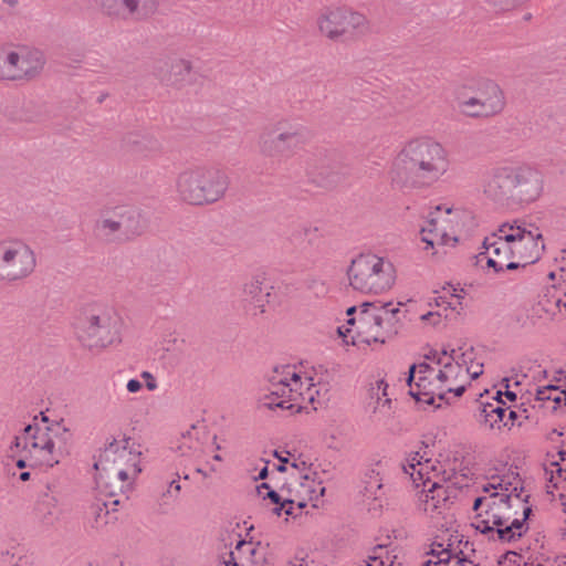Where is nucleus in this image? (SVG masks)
<instances>
[{"mask_svg":"<svg viewBox=\"0 0 566 566\" xmlns=\"http://www.w3.org/2000/svg\"><path fill=\"white\" fill-rule=\"evenodd\" d=\"M286 454L277 455L281 462L279 470L287 474L285 482L279 490H270L266 483H262L258 486V494L275 505L277 515L297 516L307 506L319 507L326 489L322 472L289 452Z\"/></svg>","mask_w":566,"mask_h":566,"instance_id":"20e7f679","label":"nucleus"},{"mask_svg":"<svg viewBox=\"0 0 566 566\" xmlns=\"http://www.w3.org/2000/svg\"><path fill=\"white\" fill-rule=\"evenodd\" d=\"M143 388V382L138 379H129L126 384V389L129 394H136Z\"/></svg>","mask_w":566,"mask_h":566,"instance_id":"c9c22d12","label":"nucleus"},{"mask_svg":"<svg viewBox=\"0 0 566 566\" xmlns=\"http://www.w3.org/2000/svg\"><path fill=\"white\" fill-rule=\"evenodd\" d=\"M549 277L557 283L558 290L566 289V254L559 259L557 269L549 273Z\"/></svg>","mask_w":566,"mask_h":566,"instance_id":"473e14b6","label":"nucleus"},{"mask_svg":"<svg viewBox=\"0 0 566 566\" xmlns=\"http://www.w3.org/2000/svg\"><path fill=\"white\" fill-rule=\"evenodd\" d=\"M176 449L181 455L197 461L199 464L197 472L205 476L217 472L220 468L219 463L223 460L217 437L211 434L203 423L192 424L181 432Z\"/></svg>","mask_w":566,"mask_h":566,"instance_id":"f3484780","label":"nucleus"},{"mask_svg":"<svg viewBox=\"0 0 566 566\" xmlns=\"http://www.w3.org/2000/svg\"><path fill=\"white\" fill-rule=\"evenodd\" d=\"M533 315L544 322L553 321L560 314L555 295H545L532 307Z\"/></svg>","mask_w":566,"mask_h":566,"instance_id":"7c9ffc66","label":"nucleus"},{"mask_svg":"<svg viewBox=\"0 0 566 566\" xmlns=\"http://www.w3.org/2000/svg\"><path fill=\"white\" fill-rule=\"evenodd\" d=\"M112 503L116 505V504H118V503H119V500H118V499H115V500H113V501H112Z\"/></svg>","mask_w":566,"mask_h":566,"instance_id":"49530a36","label":"nucleus"},{"mask_svg":"<svg viewBox=\"0 0 566 566\" xmlns=\"http://www.w3.org/2000/svg\"><path fill=\"white\" fill-rule=\"evenodd\" d=\"M96 231L104 237H112L122 233L117 207L103 213L95 224Z\"/></svg>","mask_w":566,"mask_h":566,"instance_id":"c756f323","label":"nucleus"},{"mask_svg":"<svg viewBox=\"0 0 566 566\" xmlns=\"http://www.w3.org/2000/svg\"><path fill=\"white\" fill-rule=\"evenodd\" d=\"M483 373V363L469 344L432 350L409 369V394L419 402L450 401L463 395Z\"/></svg>","mask_w":566,"mask_h":566,"instance_id":"f257e3e1","label":"nucleus"},{"mask_svg":"<svg viewBox=\"0 0 566 566\" xmlns=\"http://www.w3.org/2000/svg\"><path fill=\"white\" fill-rule=\"evenodd\" d=\"M402 303L365 302L347 308L346 324L338 326L337 335L345 345H384L397 335Z\"/></svg>","mask_w":566,"mask_h":566,"instance_id":"6e6552de","label":"nucleus"},{"mask_svg":"<svg viewBox=\"0 0 566 566\" xmlns=\"http://www.w3.org/2000/svg\"><path fill=\"white\" fill-rule=\"evenodd\" d=\"M451 159L448 149L429 136L407 140L391 163L392 182L407 186L418 177L431 185L449 174Z\"/></svg>","mask_w":566,"mask_h":566,"instance_id":"0eeeda50","label":"nucleus"},{"mask_svg":"<svg viewBox=\"0 0 566 566\" xmlns=\"http://www.w3.org/2000/svg\"><path fill=\"white\" fill-rule=\"evenodd\" d=\"M473 510L472 526L489 539L512 543L528 531L532 507L523 481L514 471L493 476L484 484Z\"/></svg>","mask_w":566,"mask_h":566,"instance_id":"f03ea898","label":"nucleus"},{"mask_svg":"<svg viewBox=\"0 0 566 566\" xmlns=\"http://www.w3.org/2000/svg\"><path fill=\"white\" fill-rule=\"evenodd\" d=\"M317 33L333 43L356 42L371 34L369 18L347 6H327L315 19Z\"/></svg>","mask_w":566,"mask_h":566,"instance_id":"2eb2a0df","label":"nucleus"},{"mask_svg":"<svg viewBox=\"0 0 566 566\" xmlns=\"http://www.w3.org/2000/svg\"><path fill=\"white\" fill-rule=\"evenodd\" d=\"M474 213L462 207L450 203L436 206L428 214L424 226L421 228V241L426 250L436 247H455L461 238L468 235L478 228Z\"/></svg>","mask_w":566,"mask_h":566,"instance_id":"f8f14e48","label":"nucleus"},{"mask_svg":"<svg viewBox=\"0 0 566 566\" xmlns=\"http://www.w3.org/2000/svg\"><path fill=\"white\" fill-rule=\"evenodd\" d=\"M30 479V473L28 471H23L19 474V480L25 482Z\"/></svg>","mask_w":566,"mask_h":566,"instance_id":"37998d69","label":"nucleus"},{"mask_svg":"<svg viewBox=\"0 0 566 566\" xmlns=\"http://www.w3.org/2000/svg\"><path fill=\"white\" fill-rule=\"evenodd\" d=\"M375 485H376V488H377V490H378V491H380V490H381V485H380L379 483H377V482H376V483H375Z\"/></svg>","mask_w":566,"mask_h":566,"instance_id":"a18cd8bd","label":"nucleus"},{"mask_svg":"<svg viewBox=\"0 0 566 566\" xmlns=\"http://www.w3.org/2000/svg\"><path fill=\"white\" fill-rule=\"evenodd\" d=\"M558 291H559V294L555 295V300H556L557 306L559 308V312L562 313L563 310L566 311V289L558 290Z\"/></svg>","mask_w":566,"mask_h":566,"instance_id":"e433bc0d","label":"nucleus"},{"mask_svg":"<svg viewBox=\"0 0 566 566\" xmlns=\"http://www.w3.org/2000/svg\"><path fill=\"white\" fill-rule=\"evenodd\" d=\"M45 64L44 54L25 45L14 46L6 54L2 78L20 81L38 76Z\"/></svg>","mask_w":566,"mask_h":566,"instance_id":"aec40b11","label":"nucleus"},{"mask_svg":"<svg viewBox=\"0 0 566 566\" xmlns=\"http://www.w3.org/2000/svg\"><path fill=\"white\" fill-rule=\"evenodd\" d=\"M536 398L548 410L566 412V378L539 387L536 391Z\"/></svg>","mask_w":566,"mask_h":566,"instance_id":"bb28decb","label":"nucleus"},{"mask_svg":"<svg viewBox=\"0 0 566 566\" xmlns=\"http://www.w3.org/2000/svg\"><path fill=\"white\" fill-rule=\"evenodd\" d=\"M316 371L304 364L283 365L275 367L268 391L260 397V406L269 410H283L295 415L314 406L318 396L315 382Z\"/></svg>","mask_w":566,"mask_h":566,"instance_id":"1a4fd4ad","label":"nucleus"},{"mask_svg":"<svg viewBox=\"0 0 566 566\" xmlns=\"http://www.w3.org/2000/svg\"><path fill=\"white\" fill-rule=\"evenodd\" d=\"M287 566H314L312 562L305 559V558H300V559H295L294 562H291Z\"/></svg>","mask_w":566,"mask_h":566,"instance_id":"ea45409f","label":"nucleus"},{"mask_svg":"<svg viewBox=\"0 0 566 566\" xmlns=\"http://www.w3.org/2000/svg\"><path fill=\"white\" fill-rule=\"evenodd\" d=\"M140 377L142 379L144 380L145 382V386L146 388L149 390V391H154L158 388V382H157V379L156 377L149 373V371H143L140 374Z\"/></svg>","mask_w":566,"mask_h":566,"instance_id":"f704fd0d","label":"nucleus"},{"mask_svg":"<svg viewBox=\"0 0 566 566\" xmlns=\"http://www.w3.org/2000/svg\"><path fill=\"white\" fill-rule=\"evenodd\" d=\"M102 9L109 15L145 19L157 9L156 0H98Z\"/></svg>","mask_w":566,"mask_h":566,"instance_id":"b1692460","label":"nucleus"},{"mask_svg":"<svg viewBox=\"0 0 566 566\" xmlns=\"http://www.w3.org/2000/svg\"><path fill=\"white\" fill-rule=\"evenodd\" d=\"M459 113L469 118H489L506 106L503 88L492 80H481L474 86H461L455 92Z\"/></svg>","mask_w":566,"mask_h":566,"instance_id":"dca6fc26","label":"nucleus"},{"mask_svg":"<svg viewBox=\"0 0 566 566\" xmlns=\"http://www.w3.org/2000/svg\"><path fill=\"white\" fill-rule=\"evenodd\" d=\"M560 496V501H562V506H563V510L566 512V499L563 494L559 495Z\"/></svg>","mask_w":566,"mask_h":566,"instance_id":"c03bdc74","label":"nucleus"},{"mask_svg":"<svg viewBox=\"0 0 566 566\" xmlns=\"http://www.w3.org/2000/svg\"><path fill=\"white\" fill-rule=\"evenodd\" d=\"M230 186L228 174L207 166H192L181 170L175 180L178 199L193 207H205L222 200Z\"/></svg>","mask_w":566,"mask_h":566,"instance_id":"ddd939ff","label":"nucleus"},{"mask_svg":"<svg viewBox=\"0 0 566 566\" xmlns=\"http://www.w3.org/2000/svg\"><path fill=\"white\" fill-rule=\"evenodd\" d=\"M524 410L515 409L513 406H506L505 400L483 405L480 412V422L485 428L494 431L511 430L515 426H521L524 417Z\"/></svg>","mask_w":566,"mask_h":566,"instance_id":"4be33fe9","label":"nucleus"},{"mask_svg":"<svg viewBox=\"0 0 566 566\" xmlns=\"http://www.w3.org/2000/svg\"><path fill=\"white\" fill-rule=\"evenodd\" d=\"M402 469L416 489L418 509L432 520L444 516L459 490L472 481L465 473L447 471L426 450L409 453Z\"/></svg>","mask_w":566,"mask_h":566,"instance_id":"7ed1b4c3","label":"nucleus"},{"mask_svg":"<svg viewBox=\"0 0 566 566\" xmlns=\"http://www.w3.org/2000/svg\"><path fill=\"white\" fill-rule=\"evenodd\" d=\"M222 566H274L266 546L261 543L240 541L229 553Z\"/></svg>","mask_w":566,"mask_h":566,"instance_id":"5701e85b","label":"nucleus"},{"mask_svg":"<svg viewBox=\"0 0 566 566\" xmlns=\"http://www.w3.org/2000/svg\"><path fill=\"white\" fill-rule=\"evenodd\" d=\"M72 432L61 422L50 420L43 412L34 416L32 422L13 440L11 451L19 454L17 467L52 468L69 453Z\"/></svg>","mask_w":566,"mask_h":566,"instance_id":"423d86ee","label":"nucleus"},{"mask_svg":"<svg viewBox=\"0 0 566 566\" xmlns=\"http://www.w3.org/2000/svg\"><path fill=\"white\" fill-rule=\"evenodd\" d=\"M264 280L265 277L263 274L251 276L242 286V294L244 298L253 301L260 297Z\"/></svg>","mask_w":566,"mask_h":566,"instance_id":"2f4dec72","label":"nucleus"},{"mask_svg":"<svg viewBox=\"0 0 566 566\" xmlns=\"http://www.w3.org/2000/svg\"><path fill=\"white\" fill-rule=\"evenodd\" d=\"M544 250L542 230L525 221L505 222L485 245L483 260L495 272L514 270L534 263Z\"/></svg>","mask_w":566,"mask_h":566,"instance_id":"39448f33","label":"nucleus"},{"mask_svg":"<svg viewBox=\"0 0 566 566\" xmlns=\"http://www.w3.org/2000/svg\"><path fill=\"white\" fill-rule=\"evenodd\" d=\"M545 474L548 481V492L554 494L566 484V449L558 453V460L552 461L545 469Z\"/></svg>","mask_w":566,"mask_h":566,"instance_id":"c85d7f7f","label":"nucleus"},{"mask_svg":"<svg viewBox=\"0 0 566 566\" xmlns=\"http://www.w3.org/2000/svg\"><path fill=\"white\" fill-rule=\"evenodd\" d=\"M21 560H22L21 556H15V554H12V555H10L9 560L6 558V560H3V562L9 564L10 566H21L20 565Z\"/></svg>","mask_w":566,"mask_h":566,"instance_id":"58836bf2","label":"nucleus"},{"mask_svg":"<svg viewBox=\"0 0 566 566\" xmlns=\"http://www.w3.org/2000/svg\"><path fill=\"white\" fill-rule=\"evenodd\" d=\"M122 318L111 310H98L85 316L76 327L83 347L102 352L120 340Z\"/></svg>","mask_w":566,"mask_h":566,"instance_id":"a211bd4d","label":"nucleus"},{"mask_svg":"<svg viewBox=\"0 0 566 566\" xmlns=\"http://www.w3.org/2000/svg\"><path fill=\"white\" fill-rule=\"evenodd\" d=\"M482 189L495 202H504L512 197L522 202H533L543 192V178L528 165L503 163L488 172Z\"/></svg>","mask_w":566,"mask_h":566,"instance_id":"9b49d317","label":"nucleus"},{"mask_svg":"<svg viewBox=\"0 0 566 566\" xmlns=\"http://www.w3.org/2000/svg\"><path fill=\"white\" fill-rule=\"evenodd\" d=\"M348 286L364 295H380L390 291L397 281L395 264L373 252L359 253L346 269Z\"/></svg>","mask_w":566,"mask_h":566,"instance_id":"4468645a","label":"nucleus"},{"mask_svg":"<svg viewBox=\"0 0 566 566\" xmlns=\"http://www.w3.org/2000/svg\"><path fill=\"white\" fill-rule=\"evenodd\" d=\"M171 70L175 74H189L191 72V64L186 60H178L172 63Z\"/></svg>","mask_w":566,"mask_h":566,"instance_id":"72a5a7b5","label":"nucleus"},{"mask_svg":"<svg viewBox=\"0 0 566 566\" xmlns=\"http://www.w3.org/2000/svg\"><path fill=\"white\" fill-rule=\"evenodd\" d=\"M306 144L305 128L301 125H287L281 128L273 145L280 155H293Z\"/></svg>","mask_w":566,"mask_h":566,"instance_id":"a878e982","label":"nucleus"},{"mask_svg":"<svg viewBox=\"0 0 566 566\" xmlns=\"http://www.w3.org/2000/svg\"><path fill=\"white\" fill-rule=\"evenodd\" d=\"M180 489H181V488H180L179 482H178V481H176V480H174V481H171V482H170V485H169V490H168V492H169V493H172V492H174L175 494H178V493H179V491H180Z\"/></svg>","mask_w":566,"mask_h":566,"instance_id":"a19ab883","label":"nucleus"},{"mask_svg":"<svg viewBox=\"0 0 566 566\" xmlns=\"http://www.w3.org/2000/svg\"><path fill=\"white\" fill-rule=\"evenodd\" d=\"M140 464L139 447L126 437L115 439L105 447L95 463L97 488L109 497L125 493L142 472Z\"/></svg>","mask_w":566,"mask_h":566,"instance_id":"9d476101","label":"nucleus"},{"mask_svg":"<svg viewBox=\"0 0 566 566\" xmlns=\"http://www.w3.org/2000/svg\"><path fill=\"white\" fill-rule=\"evenodd\" d=\"M388 384L382 378L376 379L369 385L366 397V411L375 419H382L390 416L392 401L388 395Z\"/></svg>","mask_w":566,"mask_h":566,"instance_id":"393cba45","label":"nucleus"},{"mask_svg":"<svg viewBox=\"0 0 566 566\" xmlns=\"http://www.w3.org/2000/svg\"><path fill=\"white\" fill-rule=\"evenodd\" d=\"M120 230L126 235H138L144 231L145 222L139 210L129 206H117Z\"/></svg>","mask_w":566,"mask_h":566,"instance_id":"cd10ccee","label":"nucleus"},{"mask_svg":"<svg viewBox=\"0 0 566 566\" xmlns=\"http://www.w3.org/2000/svg\"><path fill=\"white\" fill-rule=\"evenodd\" d=\"M266 476H268V467H266V465H264V467L261 469V471H260V473H259V476H258V478H259V479H261V480H264Z\"/></svg>","mask_w":566,"mask_h":566,"instance_id":"79ce46f5","label":"nucleus"},{"mask_svg":"<svg viewBox=\"0 0 566 566\" xmlns=\"http://www.w3.org/2000/svg\"><path fill=\"white\" fill-rule=\"evenodd\" d=\"M465 291L460 285L448 284L442 287L433 302H429L430 310L420 315L423 326H439L448 319L455 318L462 311V301Z\"/></svg>","mask_w":566,"mask_h":566,"instance_id":"412c9836","label":"nucleus"},{"mask_svg":"<svg viewBox=\"0 0 566 566\" xmlns=\"http://www.w3.org/2000/svg\"><path fill=\"white\" fill-rule=\"evenodd\" d=\"M496 400H505V402H514L516 400V395L513 391H497V399Z\"/></svg>","mask_w":566,"mask_h":566,"instance_id":"4c0bfd02","label":"nucleus"},{"mask_svg":"<svg viewBox=\"0 0 566 566\" xmlns=\"http://www.w3.org/2000/svg\"><path fill=\"white\" fill-rule=\"evenodd\" d=\"M35 266V253L24 241H2V281L12 283L24 280L33 273Z\"/></svg>","mask_w":566,"mask_h":566,"instance_id":"6ab92c4d","label":"nucleus"}]
</instances>
